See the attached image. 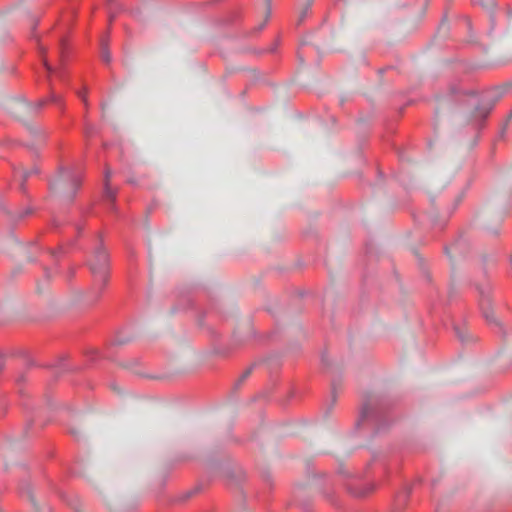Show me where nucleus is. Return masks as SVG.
I'll use <instances>...</instances> for the list:
<instances>
[{"instance_id":"obj_12","label":"nucleus","mask_w":512,"mask_h":512,"mask_svg":"<svg viewBox=\"0 0 512 512\" xmlns=\"http://www.w3.org/2000/svg\"><path fill=\"white\" fill-rule=\"evenodd\" d=\"M490 230H491V232H493V233L497 232V228H491Z\"/></svg>"},{"instance_id":"obj_5","label":"nucleus","mask_w":512,"mask_h":512,"mask_svg":"<svg viewBox=\"0 0 512 512\" xmlns=\"http://www.w3.org/2000/svg\"><path fill=\"white\" fill-rule=\"evenodd\" d=\"M109 177H110V171H106V173H105V195L107 198L113 200L114 192L108 185Z\"/></svg>"},{"instance_id":"obj_1","label":"nucleus","mask_w":512,"mask_h":512,"mask_svg":"<svg viewBox=\"0 0 512 512\" xmlns=\"http://www.w3.org/2000/svg\"><path fill=\"white\" fill-rule=\"evenodd\" d=\"M89 265L95 278V284L91 290V294L92 298L96 299L99 297L103 287L106 285L109 273V257L107 251L102 246L95 250Z\"/></svg>"},{"instance_id":"obj_9","label":"nucleus","mask_w":512,"mask_h":512,"mask_svg":"<svg viewBox=\"0 0 512 512\" xmlns=\"http://www.w3.org/2000/svg\"><path fill=\"white\" fill-rule=\"evenodd\" d=\"M485 317L487 320H490V321H494L495 320V315L492 311L490 312H485Z\"/></svg>"},{"instance_id":"obj_2","label":"nucleus","mask_w":512,"mask_h":512,"mask_svg":"<svg viewBox=\"0 0 512 512\" xmlns=\"http://www.w3.org/2000/svg\"><path fill=\"white\" fill-rule=\"evenodd\" d=\"M81 184L80 177L71 170H62L51 182L52 192L63 201H70Z\"/></svg>"},{"instance_id":"obj_4","label":"nucleus","mask_w":512,"mask_h":512,"mask_svg":"<svg viewBox=\"0 0 512 512\" xmlns=\"http://www.w3.org/2000/svg\"><path fill=\"white\" fill-rule=\"evenodd\" d=\"M471 105L474 107L473 117H485L489 112L488 109H480L479 99L475 95L471 96Z\"/></svg>"},{"instance_id":"obj_8","label":"nucleus","mask_w":512,"mask_h":512,"mask_svg":"<svg viewBox=\"0 0 512 512\" xmlns=\"http://www.w3.org/2000/svg\"><path fill=\"white\" fill-rule=\"evenodd\" d=\"M36 172V169H33L31 171H28V170H23L22 171V176L24 179H27L32 173H35Z\"/></svg>"},{"instance_id":"obj_7","label":"nucleus","mask_w":512,"mask_h":512,"mask_svg":"<svg viewBox=\"0 0 512 512\" xmlns=\"http://www.w3.org/2000/svg\"><path fill=\"white\" fill-rule=\"evenodd\" d=\"M118 468L116 466H111L109 467V469L107 470V476L108 477H113L115 475L118 474Z\"/></svg>"},{"instance_id":"obj_6","label":"nucleus","mask_w":512,"mask_h":512,"mask_svg":"<svg viewBox=\"0 0 512 512\" xmlns=\"http://www.w3.org/2000/svg\"><path fill=\"white\" fill-rule=\"evenodd\" d=\"M101 58L104 62L106 63H109L111 61V56H110V53L108 52V50L106 48H102V51H101Z\"/></svg>"},{"instance_id":"obj_13","label":"nucleus","mask_w":512,"mask_h":512,"mask_svg":"<svg viewBox=\"0 0 512 512\" xmlns=\"http://www.w3.org/2000/svg\"><path fill=\"white\" fill-rule=\"evenodd\" d=\"M44 64L47 67V69L50 71L51 70L50 66H48V64L46 62Z\"/></svg>"},{"instance_id":"obj_10","label":"nucleus","mask_w":512,"mask_h":512,"mask_svg":"<svg viewBox=\"0 0 512 512\" xmlns=\"http://www.w3.org/2000/svg\"><path fill=\"white\" fill-rule=\"evenodd\" d=\"M70 432L75 437H79L82 434L81 431H79L78 429H75V428H72Z\"/></svg>"},{"instance_id":"obj_11","label":"nucleus","mask_w":512,"mask_h":512,"mask_svg":"<svg viewBox=\"0 0 512 512\" xmlns=\"http://www.w3.org/2000/svg\"><path fill=\"white\" fill-rule=\"evenodd\" d=\"M249 374H250V370H247V371L242 375V377H241V379H240V380H241V381H243L245 378H247V377L249 376Z\"/></svg>"},{"instance_id":"obj_3","label":"nucleus","mask_w":512,"mask_h":512,"mask_svg":"<svg viewBox=\"0 0 512 512\" xmlns=\"http://www.w3.org/2000/svg\"><path fill=\"white\" fill-rule=\"evenodd\" d=\"M47 102H51L56 105H61L62 96L60 94L52 92L48 99H41L36 101L35 103H29L25 100L12 101L9 103L8 108L16 118L25 119L36 113Z\"/></svg>"}]
</instances>
